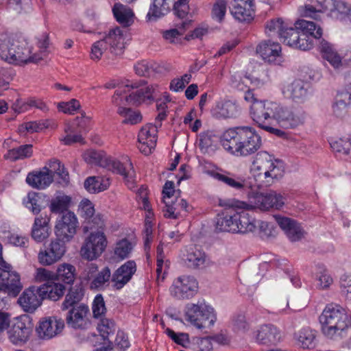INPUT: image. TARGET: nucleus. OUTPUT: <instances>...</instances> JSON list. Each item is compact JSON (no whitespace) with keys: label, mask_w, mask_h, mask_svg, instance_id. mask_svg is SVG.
I'll return each instance as SVG.
<instances>
[{"label":"nucleus","mask_w":351,"mask_h":351,"mask_svg":"<svg viewBox=\"0 0 351 351\" xmlns=\"http://www.w3.org/2000/svg\"><path fill=\"white\" fill-rule=\"evenodd\" d=\"M223 147L237 156H248L262 145L261 136L250 126H239L227 130L221 139Z\"/></svg>","instance_id":"1"},{"label":"nucleus","mask_w":351,"mask_h":351,"mask_svg":"<svg viewBox=\"0 0 351 351\" xmlns=\"http://www.w3.org/2000/svg\"><path fill=\"white\" fill-rule=\"evenodd\" d=\"M250 172L258 186H268L283 175L282 163L267 152H259L254 158Z\"/></svg>","instance_id":"2"},{"label":"nucleus","mask_w":351,"mask_h":351,"mask_svg":"<svg viewBox=\"0 0 351 351\" xmlns=\"http://www.w3.org/2000/svg\"><path fill=\"white\" fill-rule=\"evenodd\" d=\"M319 322L322 332L329 338L341 335L345 330L351 331V317L345 308L337 304L326 305L319 316Z\"/></svg>","instance_id":"3"},{"label":"nucleus","mask_w":351,"mask_h":351,"mask_svg":"<svg viewBox=\"0 0 351 351\" xmlns=\"http://www.w3.org/2000/svg\"><path fill=\"white\" fill-rule=\"evenodd\" d=\"M84 158L88 163L100 166L113 173L120 174L128 185L133 186L136 173L130 159H127L125 163H122L103 152L95 150L87 152L84 155Z\"/></svg>","instance_id":"4"},{"label":"nucleus","mask_w":351,"mask_h":351,"mask_svg":"<svg viewBox=\"0 0 351 351\" xmlns=\"http://www.w3.org/2000/svg\"><path fill=\"white\" fill-rule=\"evenodd\" d=\"M144 80L126 84L123 88L116 90L112 96V103L117 106H138L147 101L154 100V88L152 86H145Z\"/></svg>","instance_id":"5"},{"label":"nucleus","mask_w":351,"mask_h":351,"mask_svg":"<svg viewBox=\"0 0 351 351\" xmlns=\"http://www.w3.org/2000/svg\"><path fill=\"white\" fill-rule=\"evenodd\" d=\"M32 53V48L25 40L8 38L0 42V57L10 64L36 62L40 59Z\"/></svg>","instance_id":"6"},{"label":"nucleus","mask_w":351,"mask_h":351,"mask_svg":"<svg viewBox=\"0 0 351 351\" xmlns=\"http://www.w3.org/2000/svg\"><path fill=\"white\" fill-rule=\"evenodd\" d=\"M350 8L343 0H311L305 4L300 12L304 17L320 20V14L329 11L332 17L346 20Z\"/></svg>","instance_id":"7"},{"label":"nucleus","mask_w":351,"mask_h":351,"mask_svg":"<svg viewBox=\"0 0 351 351\" xmlns=\"http://www.w3.org/2000/svg\"><path fill=\"white\" fill-rule=\"evenodd\" d=\"M124 38L119 27L110 29L102 39L95 42L91 47L90 58L98 61L102 57L113 58L123 53Z\"/></svg>","instance_id":"8"},{"label":"nucleus","mask_w":351,"mask_h":351,"mask_svg":"<svg viewBox=\"0 0 351 351\" xmlns=\"http://www.w3.org/2000/svg\"><path fill=\"white\" fill-rule=\"evenodd\" d=\"M186 319L197 328L212 326L216 321L214 308L204 300L197 304L189 303L185 307Z\"/></svg>","instance_id":"9"},{"label":"nucleus","mask_w":351,"mask_h":351,"mask_svg":"<svg viewBox=\"0 0 351 351\" xmlns=\"http://www.w3.org/2000/svg\"><path fill=\"white\" fill-rule=\"evenodd\" d=\"M305 112L299 108L283 107L278 105L274 119L285 129H295L304 124Z\"/></svg>","instance_id":"10"},{"label":"nucleus","mask_w":351,"mask_h":351,"mask_svg":"<svg viewBox=\"0 0 351 351\" xmlns=\"http://www.w3.org/2000/svg\"><path fill=\"white\" fill-rule=\"evenodd\" d=\"M78 227L77 218L71 211H66L58 217L54 228L56 238L70 242L74 238Z\"/></svg>","instance_id":"11"},{"label":"nucleus","mask_w":351,"mask_h":351,"mask_svg":"<svg viewBox=\"0 0 351 351\" xmlns=\"http://www.w3.org/2000/svg\"><path fill=\"white\" fill-rule=\"evenodd\" d=\"M278 109V104L269 101H255L250 107V116L252 120L262 129L274 119V114Z\"/></svg>","instance_id":"12"},{"label":"nucleus","mask_w":351,"mask_h":351,"mask_svg":"<svg viewBox=\"0 0 351 351\" xmlns=\"http://www.w3.org/2000/svg\"><path fill=\"white\" fill-rule=\"evenodd\" d=\"M23 289L20 276L17 272H10L0 269V308L5 304L7 294L16 297Z\"/></svg>","instance_id":"13"},{"label":"nucleus","mask_w":351,"mask_h":351,"mask_svg":"<svg viewBox=\"0 0 351 351\" xmlns=\"http://www.w3.org/2000/svg\"><path fill=\"white\" fill-rule=\"evenodd\" d=\"M198 282L191 276H182L173 281L170 287L171 295L179 300L190 299L198 291Z\"/></svg>","instance_id":"14"},{"label":"nucleus","mask_w":351,"mask_h":351,"mask_svg":"<svg viewBox=\"0 0 351 351\" xmlns=\"http://www.w3.org/2000/svg\"><path fill=\"white\" fill-rule=\"evenodd\" d=\"M85 271L86 279L90 281L89 287L91 290L104 291L109 287L110 281L112 282V274L108 267H105L99 271L96 264L90 263Z\"/></svg>","instance_id":"15"},{"label":"nucleus","mask_w":351,"mask_h":351,"mask_svg":"<svg viewBox=\"0 0 351 351\" xmlns=\"http://www.w3.org/2000/svg\"><path fill=\"white\" fill-rule=\"evenodd\" d=\"M107 245L106 238L101 231L91 232L81 248L82 256L88 260L99 256Z\"/></svg>","instance_id":"16"},{"label":"nucleus","mask_w":351,"mask_h":351,"mask_svg":"<svg viewBox=\"0 0 351 351\" xmlns=\"http://www.w3.org/2000/svg\"><path fill=\"white\" fill-rule=\"evenodd\" d=\"M66 243L56 237L51 240L45 250L39 252L38 262L43 265L47 266L59 261L66 252Z\"/></svg>","instance_id":"17"},{"label":"nucleus","mask_w":351,"mask_h":351,"mask_svg":"<svg viewBox=\"0 0 351 351\" xmlns=\"http://www.w3.org/2000/svg\"><path fill=\"white\" fill-rule=\"evenodd\" d=\"M295 27H287L285 34H282V42L295 49L306 51L311 49L313 46V40L311 38L306 37L304 34H302L300 29Z\"/></svg>","instance_id":"18"},{"label":"nucleus","mask_w":351,"mask_h":351,"mask_svg":"<svg viewBox=\"0 0 351 351\" xmlns=\"http://www.w3.org/2000/svg\"><path fill=\"white\" fill-rule=\"evenodd\" d=\"M158 125L149 123L143 126L138 134V149L145 155H149L154 149L157 141Z\"/></svg>","instance_id":"19"},{"label":"nucleus","mask_w":351,"mask_h":351,"mask_svg":"<svg viewBox=\"0 0 351 351\" xmlns=\"http://www.w3.org/2000/svg\"><path fill=\"white\" fill-rule=\"evenodd\" d=\"M254 0H232L230 11L233 17L239 22H250L255 12Z\"/></svg>","instance_id":"20"},{"label":"nucleus","mask_w":351,"mask_h":351,"mask_svg":"<svg viewBox=\"0 0 351 351\" xmlns=\"http://www.w3.org/2000/svg\"><path fill=\"white\" fill-rule=\"evenodd\" d=\"M255 206L261 210L271 208L279 210L285 204V198L280 193L271 191L265 193H257L254 197Z\"/></svg>","instance_id":"21"},{"label":"nucleus","mask_w":351,"mask_h":351,"mask_svg":"<svg viewBox=\"0 0 351 351\" xmlns=\"http://www.w3.org/2000/svg\"><path fill=\"white\" fill-rule=\"evenodd\" d=\"M53 181L51 170L45 167L41 170L32 171L27 175L25 182L33 189L43 190L47 188Z\"/></svg>","instance_id":"22"},{"label":"nucleus","mask_w":351,"mask_h":351,"mask_svg":"<svg viewBox=\"0 0 351 351\" xmlns=\"http://www.w3.org/2000/svg\"><path fill=\"white\" fill-rule=\"evenodd\" d=\"M136 271L134 261H128L119 267L112 276V287L116 290L122 289L132 278Z\"/></svg>","instance_id":"23"},{"label":"nucleus","mask_w":351,"mask_h":351,"mask_svg":"<svg viewBox=\"0 0 351 351\" xmlns=\"http://www.w3.org/2000/svg\"><path fill=\"white\" fill-rule=\"evenodd\" d=\"M64 327L62 319L49 317L42 320L36 328V332L41 339H51L59 334Z\"/></svg>","instance_id":"24"},{"label":"nucleus","mask_w":351,"mask_h":351,"mask_svg":"<svg viewBox=\"0 0 351 351\" xmlns=\"http://www.w3.org/2000/svg\"><path fill=\"white\" fill-rule=\"evenodd\" d=\"M255 338L258 344L271 346L277 345L280 341L281 334L274 325L265 324L256 330Z\"/></svg>","instance_id":"25"},{"label":"nucleus","mask_w":351,"mask_h":351,"mask_svg":"<svg viewBox=\"0 0 351 351\" xmlns=\"http://www.w3.org/2000/svg\"><path fill=\"white\" fill-rule=\"evenodd\" d=\"M308 84L301 80H295L284 86L282 93L285 97L291 99L295 102H304L308 95Z\"/></svg>","instance_id":"26"},{"label":"nucleus","mask_w":351,"mask_h":351,"mask_svg":"<svg viewBox=\"0 0 351 351\" xmlns=\"http://www.w3.org/2000/svg\"><path fill=\"white\" fill-rule=\"evenodd\" d=\"M274 217L291 241H298L303 237L304 231L296 221L281 215H274Z\"/></svg>","instance_id":"27"},{"label":"nucleus","mask_w":351,"mask_h":351,"mask_svg":"<svg viewBox=\"0 0 351 351\" xmlns=\"http://www.w3.org/2000/svg\"><path fill=\"white\" fill-rule=\"evenodd\" d=\"M67 311L66 321L69 326L75 329L86 328L87 324L86 317L89 311L88 306L86 304H81L80 306L71 307Z\"/></svg>","instance_id":"28"},{"label":"nucleus","mask_w":351,"mask_h":351,"mask_svg":"<svg viewBox=\"0 0 351 351\" xmlns=\"http://www.w3.org/2000/svg\"><path fill=\"white\" fill-rule=\"evenodd\" d=\"M239 112V106L230 100L218 101L211 110L212 115L218 119L235 118Z\"/></svg>","instance_id":"29"},{"label":"nucleus","mask_w":351,"mask_h":351,"mask_svg":"<svg viewBox=\"0 0 351 351\" xmlns=\"http://www.w3.org/2000/svg\"><path fill=\"white\" fill-rule=\"evenodd\" d=\"M234 222L237 223L238 231L236 233L245 234L254 231L256 228V221L254 213L251 210H235Z\"/></svg>","instance_id":"30"},{"label":"nucleus","mask_w":351,"mask_h":351,"mask_svg":"<svg viewBox=\"0 0 351 351\" xmlns=\"http://www.w3.org/2000/svg\"><path fill=\"white\" fill-rule=\"evenodd\" d=\"M43 300L34 287L25 289L18 300V303L27 313H33L40 306Z\"/></svg>","instance_id":"31"},{"label":"nucleus","mask_w":351,"mask_h":351,"mask_svg":"<svg viewBox=\"0 0 351 351\" xmlns=\"http://www.w3.org/2000/svg\"><path fill=\"white\" fill-rule=\"evenodd\" d=\"M49 221L50 218L47 215H40L35 218L31 236L36 242L41 243L49 237L51 233Z\"/></svg>","instance_id":"32"},{"label":"nucleus","mask_w":351,"mask_h":351,"mask_svg":"<svg viewBox=\"0 0 351 351\" xmlns=\"http://www.w3.org/2000/svg\"><path fill=\"white\" fill-rule=\"evenodd\" d=\"M85 294V289L82 282L71 285L67 291L64 301L61 304L62 311H67L71 307H76L81 305Z\"/></svg>","instance_id":"33"},{"label":"nucleus","mask_w":351,"mask_h":351,"mask_svg":"<svg viewBox=\"0 0 351 351\" xmlns=\"http://www.w3.org/2000/svg\"><path fill=\"white\" fill-rule=\"evenodd\" d=\"M208 174L214 179L218 180L235 190L244 189L245 180L234 173L221 169L220 172L214 170L208 171Z\"/></svg>","instance_id":"34"},{"label":"nucleus","mask_w":351,"mask_h":351,"mask_svg":"<svg viewBox=\"0 0 351 351\" xmlns=\"http://www.w3.org/2000/svg\"><path fill=\"white\" fill-rule=\"evenodd\" d=\"M65 291V285L55 281L49 284L44 283L37 288V293L41 298L54 302L59 300L64 295Z\"/></svg>","instance_id":"35"},{"label":"nucleus","mask_w":351,"mask_h":351,"mask_svg":"<svg viewBox=\"0 0 351 351\" xmlns=\"http://www.w3.org/2000/svg\"><path fill=\"white\" fill-rule=\"evenodd\" d=\"M235 210H226L221 214H218L215 221V228L218 232H231L236 233L238 226L234 222Z\"/></svg>","instance_id":"36"},{"label":"nucleus","mask_w":351,"mask_h":351,"mask_svg":"<svg viewBox=\"0 0 351 351\" xmlns=\"http://www.w3.org/2000/svg\"><path fill=\"white\" fill-rule=\"evenodd\" d=\"M281 52V46L278 43L270 40L261 43L256 47V53L269 63L274 62Z\"/></svg>","instance_id":"37"},{"label":"nucleus","mask_w":351,"mask_h":351,"mask_svg":"<svg viewBox=\"0 0 351 351\" xmlns=\"http://www.w3.org/2000/svg\"><path fill=\"white\" fill-rule=\"evenodd\" d=\"M31 332V328L27 326L25 323L21 320H17L8 331V333L10 341L13 343L17 344L21 342H25Z\"/></svg>","instance_id":"38"},{"label":"nucleus","mask_w":351,"mask_h":351,"mask_svg":"<svg viewBox=\"0 0 351 351\" xmlns=\"http://www.w3.org/2000/svg\"><path fill=\"white\" fill-rule=\"evenodd\" d=\"M319 49L323 58L326 60L334 68L338 69L341 66V58L330 43L324 39L319 40Z\"/></svg>","instance_id":"39"},{"label":"nucleus","mask_w":351,"mask_h":351,"mask_svg":"<svg viewBox=\"0 0 351 351\" xmlns=\"http://www.w3.org/2000/svg\"><path fill=\"white\" fill-rule=\"evenodd\" d=\"M295 27L300 29L308 38L321 40L323 30L321 26L315 22L300 19L295 23Z\"/></svg>","instance_id":"40"},{"label":"nucleus","mask_w":351,"mask_h":351,"mask_svg":"<svg viewBox=\"0 0 351 351\" xmlns=\"http://www.w3.org/2000/svg\"><path fill=\"white\" fill-rule=\"evenodd\" d=\"M184 261L188 267L197 269L203 267L206 261L204 252L195 245H191L186 250Z\"/></svg>","instance_id":"41"},{"label":"nucleus","mask_w":351,"mask_h":351,"mask_svg":"<svg viewBox=\"0 0 351 351\" xmlns=\"http://www.w3.org/2000/svg\"><path fill=\"white\" fill-rule=\"evenodd\" d=\"M351 104V93L346 90L337 95L335 103L332 106L334 114L343 119L348 113L349 106Z\"/></svg>","instance_id":"42"},{"label":"nucleus","mask_w":351,"mask_h":351,"mask_svg":"<svg viewBox=\"0 0 351 351\" xmlns=\"http://www.w3.org/2000/svg\"><path fill=\"white\" fill-rule=\"evenodd\" d=\"M75 267L69 263H62L58 265L55 273V280L66 285H73L75 279Z\"/></svg>","instance_id":"43"},{"label":"nucleus","mask_w":351,"mask_h":351,"mask_svg":"<svg viewBox=\"0 0 351 351\" xmlns=\"http://www.w3.org/2000/svg\"><path fill=\"white\" fill-rule=\"evenodd\" d=\"M33 154V145L31 144L22 145L8 150L4 158L12 162L30 158Z\"/></svg>","instance_id":"44"},{"label":"nucleus","mask_w":351,"mask_h":351,"mask_svg":"<svg viewBox=\"0 0 351 351\" xmlns=\"http://www.w3.org/2000/svg\"><path fill=\"white\" fill-rule=\"evenodd\" d=\"M287 27L288 24L281 18L273 19L267 22L265 33L269 37L279 38L281 41Z\"/></svg>","instance_id":"45"},{"label":"nucleus","mask_w":351,"mask_h":351,"mask_svg":"<svg viewBox=\"0 0 351 351\" xmlns=\"http://www.w3.org/2000/svg\"><path fill=\"white\" fill-rule=\"evenodd\" d=\"M23 203L34 214H38L44 207V197L41 193L30 192L24 199Z\"/></svg>","instance_id":"46"},{"label":"nucleus","mask_w":351,"mask_h":351,"mask_svg":"<svg viewBox=\"0 0 351 351\" xmlns=\"http://www.w3.org/2000/svg\"><path fill=\"white\" fill-rule=\"evenodd\" d=\"M219 137L212 131L200 133L199 136V147L202 152H207L216 147Z\"/></svg>","instance_id":"47"},{"label":"nucleus","mask_w":351,"mask_h":351,"mask_svg":"<svg viewBox=\"0 0 351 351\" xmlns=\"http://www.w3.org/2000/svg\"><path fill=\"white\" fill-rule=\"evenodd\" d=\"M297 340L304 349H311L315 346V334L308 328L302 329L297 336Z\"/></svg>","instance_id":"48"},{"label":"nucleus","mask_w":351,"mask_h":351,"mask_svg":"<svg viewBox=\"0 0 351 351\" xmlns=\"http://www.w3.org/2000/svg\"><path fill=\"white\" fill-rule=\"evenodd\" d=\"M119 114L124 117L122 123L125 124L135 125L142 121L143 117L139 111L133 110L120 106L117 110Z\"/></svg>","instance_id":"49"},{"label":"nucleus","mask_w":351,"mask_h":351,"mask_svg":"<svg viewBox=\"0 0 351 351\" xmlns=\"http://www.w3.org/2000/svg\"><path fill=\"white\" fill-rule=\"evenodd\" d=\"M71 197L67 195H59L53 199L50 204V210L53 213H60V215L69 211L68 208L71 202Z\"/></svg>","instance_id":"50"},{"label":"nucleus","mask_w":351,"mask_h":351,"mask_svg":"<svg viewBox=\"0 0 351 351\" xmlns=\"http://www.w3.org/2000/svg\"><path fill=\"white\" fill-rule=\"evenodd\" d=\"M330 145L335 152L351 156V138L350 136L332 141Z\"/></svg>","instance_id":"51"},{"label":"nucleus","mask_w":351,"mask_h":351,"mask_svg":"<svg viewBox=\"0 0 351 351\" xmlns=\"http://www.w3.org/2000/svg\"><path fill=\"white\" fill-rule=\"evenodd\" d=\"M112 12L116 20L124 26H128L131 21L133 13L130 10H127L121 5H115L112 8Z\"/></svg>","instance_id":"52"},{"label":"nucleus","mask_w":351,"mask_h":351,"mask_svg":"<svg viewBox=\"0 0 351 351\" xmlns=\"http://www.w3.org/2000/svg\"><path fill=\"white\" fill-rule=\"evenodd\" d=\"M317 267V287L319 289H326L332 284L333 280L324 265H318Z\"/></svg>","instance_id":"53"},{"label":"nucleus","mask_w":351,"mask_h":351,"mask_svg":"<svg viewBox=\"0 0 351 351\" xmlns=\"http://www.w3.org/2000/svg\"><path fill=\"white\" fill-rule=\"evenodd\" d=\"M97 330L104 340H107L109 336L115 332V324L109 319H101L97 325Z\"/></svg>","instance_id":"54"},{"label":"nucleus","mask_w":351,"mask_h":351,"mask_svg":"<svg viewBox=\"0 0 351 351\" xmlns=\"http://www.w3.org/2000/svg\"><path fill=\"white\" fill-rule=\"evenodd\" d=\"M132 249V243L128 239H123L116 243L114 254L123 260L129 256Z\"/></svg>","instance_id":"55"},{"label":"nucleus","mask_w":351,"mask_h":351,"mask_svg":"<svg viewBox=\"0 0 351 351\" xmlns=\"http://www.w3.org/2000/svg\"><path fill=\"white\" fill-rule=\"evenodd\" d=\"M105 226V219L104 215L101 214L93 215L90 219H88L86 224L83 226L82 229L84 233H87L90 230L93 228L103 229Z\"/></svg>","instance_id":"56"},{"label":"nucleus","mask_w":351,"mask_h":351,"mask_svg":"<svg viewBox=\"0 0 351 351\" xmlns=\"http://www.w3.org/2000/svg\"><path fill=\"white\" fill-rule=\"evenodd\" d=\"M78 211L82 217L86 221L90 219L95 214V208L93 203L87 199H83L79 205Z\"/></svg>","instance_id":"57"},{"label":"nucleus","mask_w":351,"mask_h":351,"mask_svg":"<svg viewBox=\"0 0 351 351\" xmlns=\"http://www.w3.org/2000/svg\"><path fill=\"white\" fill-rule=\"evenodd\" d=\"M92 310L94 317H101L106 313L105 302L101 294H97L95 296L93 302Z\"/></svg>","instance_id":"58"},{"label":"nucleus","mask_w":351,"mask_h":351,"mask_svg":"<svg viewBox=\"0 0 351 351\" xmlns=\"http://www.w3.org/2000/svg\"><path fill=\"white\" fill-rule=\"evenodd\" d=\"M50 167L53 169L54 172L62 180L63 184H67L69 182V173L59 160L52 161L50 164Z\"/></svg>","instance_id":"59"},{"label":"nucleus","mask_w":351,"mask_h":351,"mask_svg":"<svg viewBox=\"0 0 351 351\" xmlns=\"http://www.w3.org/2000/svg\"><path fill=\"white\" fill-rule=\"evenodd\" d=\"M35 280L38 282L51 283L55 281V273L43 267L36 269Z\"/></svg>","instance_id":"60"},{"label":"nucleus","mask_w":351,"mask_h":351,"mask_svg":"<svg viewBox=\"0 0 351 351\" xmlns=\"http://www.w3.org/2000/svg\"><path fill=\"white\" fill-rule=\"evenodd\" d=\"M165 333L170 337L175 343L183 347H186L189 343V335L184 332L176 333L172 329L167 328Z\"/></svg>","instance_id":"61"},{"label":"nucleus","mask_w":351,"mask_h":351,"mask_svg":"<svg viewBox=\"0 0 351 351\" xmlns=\"http://www.w3.org/2000/svg\"><path fill=\"white\" fill-rule=\"evenodd\" d=\"M162 202L165 204L162 209L164 217L169 219H178L180 215L179 208L174 206V204L171 203L170 199H164Z\"/></svg>","instance_id":"62"},{"label":"nucleus","mask_w":351,"mask_h":351,"mask_svg":"<svg viewBox=\"0 0 351 351\" xmlns=\"http://www.w3.org/2000/svg\"><path fill=\"white\" fill-rule=\"evenodd\" d=\"M226 12V2L223 0H218L214 4L212 10L213 18L221 22Z\"/></svg>","instance_id":"63"},{"label":"nucleus","mask_w":351,"mask_h":351,"mask_svg":"<svg viewBox=\"0 0 351 351\" xmlns=\"http://www.w3.org/2000/svg\"><path fill=\"white\" fill-rule=\"evenodd\" d=\"M80 107L79 101L72 99L68 102H60L58 108L60 111L66 114H73Z\"/></svg>","instance_id":"64"}]
</instances>
